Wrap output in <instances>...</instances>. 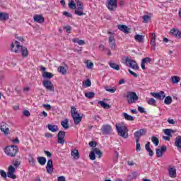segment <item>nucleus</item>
Listing matches in <instances>:
<instances>
[{
	"label": "nucleus",
	"instance_id": "obj_1",
	"mask_svg": "<svg viewBox=\"0 0 181 181\" xmlns=\"http://www.w3.org/2000/svg\"><path fill=\"white\" fill-rule=\"evenodd\" d=\"M11 50L13 53H16V54L21 53L22 57H28L29 56V51H28V48L21 45V42L19 41H14L11 45Z\"/></svg>",
	"mask_w": 181,
	"mask_h": 181
},
{
	"label": "nucleus",
	"instance_id": "obj_2",
	"mask_svg": "<svg viewBox=\"0 0 181 181\" xmlns=\"http://www.w3.org/2000/svg\"><path fill=\"white\" fill-rule=\"evenodd\" d=\"M115 127L118 135L122 136V138L127 139V138H128V128L125 125V123L122 122L116 124Z\"/></svg>",
	"mask_w": 181,
	"mask_h": 181
},
{
	"label": "nucleus",
	"instance_id": "obj_3",
	"mask_svg": "<svg viewBox=\"0 0 181 181\" xmlns=\"http://www.w3.org/2000/svg\"><path fill=\"white\" fill-rule=\"evenodd\" d=\"M4 152L8 156L13 158V156H16V153L19 152V149L18 148V146H9L6 147Z\"/></svg>",
	"mask_w": 181,
	"mask_h": 181
},
{
	"label": "nucleus",
	"instance_id": "obj_4",
	"mask_svg": "<svg viewBox=\"0 0 181 181\" xmlns=\"http://www.w3.org/2000/svg\"><path fill=\"white\" fill-rule=\"evenodd\" d=\"M71 114L72 115L74 122H75L76 125L81 122V119H83V117L80 116L79 114L77 113V109L75 107H71Z\"/></svg>",
	"mask_w": 181,
	"mask_h": 181
},
{
	"label": "nucleus",
	"instance_id": "obj_5",
	"mask_svg": "<svg viewBox=\"0 0 181 181\" xmlns=\"http://www.w3.org/2000/svg\"><path fill=\"white\" fill-rule=\"evenodd\" d=\"M123 63L125 64V66H127V67L133 69V70H139V66H138L136 61L134 59L127 57L125 59L124 62Z\"/></svg>",
	"mask_w": 181,
	"mask_h": 181
},
{
	"label": "nucleus",
	"instance_id": "obj_6",
	"mask_svg": "<svg viewBox=\"0 0 181 181\" xmlns=\"http://www.w3.org/2000/svg\"><path fill=\"white\" fill-rule=\"evenodd\" d=\"M126 98L128 104H135L139 100L138 95H136V93L135 92H128Z\"/></svg>",
	"mask_w": 181,
	"mask_h": 181
},
{
	"label": "nucleus",
	"instance_id": "obj_7",
	"mask_svg": "<svg viewBox=\"0 0 181 181\" xmlns=\"http://www.w3.org/2000/svg\"><path fill=\"white\" fill-rule=\"evenodd\" d=\"M75 2L77 5V8L75 10L76 15H78V16H83L84 15L83 4H81V2L79 0H75Z\"/></svg>",
	"mask_w": 181,
	"mask_h": 181
},
{
	"label": "nucleus",
	"instance_id": "obj_8",
	"mask_svg": "<svg viewBox=\"0 0 181 181\" xmlns=\"http://www.w3.org/2000/svg\"><path fill=\"white\" fill-rule=\"evenodd\" d=\"M42 86L47 90L48 91H51L54 93V86H53V83L49 80H45L42 81Z\"/></svg>",
	"mask_w": 181,
	"mask_h": 181
},
{
	"label": "nucleus",
	"instance_id": "obj_9",
	"mask_svg": "<svg viewBox=\"0 0 181 181\" xmlns=\"http://www.w3.org/2000/svg\"><path fill=\"white\" fill-rule=\"evenodd\" d=\"M16 169L14 168L13 165H10L8 168L7 176L10 179H16V175H15Z\"/></svg>",
	"mask_w": 181,
	"mask_h": 181
},
{
	"label": "nucleus",
	"instance_id": "obj_10",
	"mask_svg": "<svg viewBox=\"0 0 181 181\" xmlns=\"http://www.w3.org/2000/svg\"><path fill=\"white\" fill-rule=\"evenodd\" d=\"M151 95H152V97H154V98H157L158 100H165V98L166 97V94L163 92V91H160L158 93H153L151 92Z\"/></svg>",
	"mask_w": 181,
	"mask_h": 181
},
{
	"label": "nucleus",
	"instance_id": "obj_11",
	"mask_svg": "<svg viewBox=\"0 0 181 181\" xmlns=\"http://www.w3.org/2000/svg\"><path fill=\"white\" fill-rule=\"evenodd\" d=\"M117 0H107V8L110 11H114V9H117Z\"/></svg>",
	"mask_w": 181,
	"mask_h": 181
},
{
	"label": "nucleus",
	"instance_id": "obj_12",
	"mask_svg": "<svg viewBox=\"0 0 181 181\" xmlns=\"http://www.w3.org/2000/svg\"><path fill=\"white\" fill-rule=\"evenodd\" d=\"M168 175L171 179H175V177H176V167H175V165H170L168 167Z\"/></svg>",
	"mask_w": 181,
	"mask_h": 181
},
{
	"label": "nucleus",
	"instance_id": "obj_13",
	"mask_svg": "<svg viewBox=\"0 0 181 181\" xmlns=\"http://www.w3.org/2000/svg\"><path fill=\"white\" fill-rule=\"evenodd\" d=\"M166 149L167 148H166L165 146H163L160 148H156V153L157 155V158H162V156H163V153H165V152H166Z\"/></svg>",
	"mask_w": 181,
	"mask_h": 181
},
{
	"label": "nucleus",
	"instance_id": "obj_14",
	"mask_svg": "<svg viewBox=\"0 0 181 181\" xmlns=\"http://www.w3.org/2000/svg\"><path fill=\"white\" fill-rule=\"evenodd\" d=\"M66 136V132L60 131L58 133V144H61V145L64 144V137Z\"/></svg>",
	"mask_w": 181,
	"mask_h": 181
},
{
	"label": "nucleus",
	"instance_id": "obj_15",
	"mask_svg": "<svg viewBox=\"0 0 181 181\" xmlns=\"http://www.w3.org/2000/svg\"><path fill=\"white\" fill-rule=\"evenodd\" d=\"M145 134H146V130L145 129H141L134 133V136L139 141V138H141L142 135H145Z\"/></svg>",
	"mask_w": 181,
	"mask_h": 181
},
{
	"label": "nucleus",
	"instance_id": "obj_16",
	"mask_svg": "<svg viewBox=\"0 0 181 181\" xmlns=\"http://www.w3.org/2000/svg\"><path fill=\"white\" fill-rule=\"evenodd\" d=\"M151 62H152V59H151L149 57L144 58L142 59L141 64L142 70H145V69H146L145 67V64H149V63H151Z\"/></svg>",
	"mask_w": 181,
	"mask_h": 181
},
{
	"label": "nucleus",
	"instance_id": "obj_17",
	"mask_svg": "<svg viewBox=\"0 0 181 181\" xmlns=\"http://www.w3.org/2000/svg\"><path fill=\"white\" fill-rule=\"evenodd\" d=\"M102 132H104V134H110L111 131H112V127L110 126V124H105L101 128Z\"/></svg>",
	"mask_w": 181,
	"mask_h": 181
},
{
	"label": "nucleus",
	"instance_id": "obj_18",
	"mask_svg": "<svg viewBox=\"0 0 181 181\" xmlns=\"http://www.w3.org/2000/svg\"><path fill=\"white\" fill-rule=\"evenodd\" d=\"M151 50H155V47L156 46V35L155 33L151 34Z\"/></svg>",
	"mask_w": 181,
	"mask_h": 181
},
{
	"label": "nucleus",
	"instance_id": "obj_19",
	"mask_svg": "<svg viewBox=\"0 0 181 181\" xmlns=\"http://www.w3.org/2000/svg\"><path fill=\"white\" fill-rule=\"evenodd\" d=\"M174 146H175L178 151L181 149V136H178L175 138Z\"/></svg>",
	"mask_w": 181,
	"mask_h": 181
},
{
	"label": "nucleus",
	"instance_id": "obj_20",
	"mask_svg": "<svg viewBox=\"0 0 181 181\" xmlns=\"http://www.w3.org/2000/svg\"><path fill=\"white\" fill-rule=\"evenodd\" d=\"M109 45H110V47H111V49L112 50H115V49L116 47V45H115V38L112 35H110L109 37Z\"/></svg>",
	"mask_w": 181,
	"mask_h": 181
},
{
	"label": "nucleus",
	"instance_id": "obj_21",
	"mask_svg": "<svg viewBox=\"0 0 181 181\" xmlns=\"http://www.w3.org/2000/svg\"><path fill=\"white\" fill-rule=\"evenodd\" d=\"M0 129L1 132H4V134H5L6 135H7V134H9V128H8V124H6V123L1 124Z\"/></svg>",
	"mask_w": 181,
	"mask_h": 181
},
{
	"label": "nucleus",
	"instance_id": "obj_22",
	"mask_svg": "<svg viewBox=\"0 0 181 181\" xmlns=\"http://www.w3.org/2000/svg\"><path fill=\"white\" fill-rule=\"evenodd\" d=\"M35 22H37V23H43L45 22V18L40 15L34 16Z\"/></svg>",
	"mask_w": 181,
	"mask_h": 181
},
{
	"label": "nucleus",
	"instance_id": "obj_23",
	"mask_svg": "<svg viewBox=\"0 0 181 181\" xmlns=\"http://www.w3.org/2000/svg\"><path fill=\"white\" fill-rule=\"evenodd\" d=\"M145 149L148 153L149 156H153V151L151 149V143L147 142L145 145Z\"/></svg>",
	"mask_w": 181,
	"mask_h": 181
},
{
	"label": "nucleus",
	"instance_id": "obj_24",
	"mask_svg": "<svg viewBox=\"0 0 181 181\" xmlns=\"http://www.w3.org/2000/svg\"><path fill=\"white\" fill-rule=\"evenodd\" d=\"M170 34L174 35V36L181 38V31L177 29H172L170 30Z\"/></svg>",
	"mask_w": 181,
	"mask_h": 181
},
{
	"label": "nucleus",
	"instance_id": "obj_25",
	"mask_svg": "<svg viewBox=\"0 0 181 181\" xmlns=\"http://www.w3.org/2000/svg\"><path fill=\"white\" fill-rule=\"evenodd\" d=\"M117 28L119 30H121V32H124V33H129V30H128V27L127 25H119Z\"/></svg>",
	"mask_w": 181,
	"mask_h": 181
},
{
	"label": "nucleus",
	"instance_id": "obj_26",
	"mask_svg": "<svg viewBox=\"0 0 181 181\" xmlns=\"http://www.w3.org/2000/svg\"><path fill=\"white\" fill-rule=\"evenodd\" d=\"M47 128L49 131H51V132H57V131H59L57 125L48 124Z\"/></svg>",
	"mask_w": 181,
	"mask_h": 181
},
{
	"label": "nucleus",
	"instance_id": "obj_27",
	"mask_svg": "<svg viewBox=\"0 0 181 181\" xmlns=\"http://www.w3.org/2000/svg\"><path fill=\"white\" fill-rule=\"evenodd\" d=\"M79 155L80 154L77 148H74L71 150V156H73L74 159H78Z\"/></svg>",
	"mask_w": 181,
	"mask_h": 181
},
{
	"label": "nucleus",
	"instance_id": "obj_28",
	"mask_svg": "<svg viewBox=\"0 0 181 181\" xmlns=\"http://www.w3.org/2000/svg\"><path fill=\"white\" fill-rule=\"evenodd\" d=\"M134 40L136 42H138V43H144V36L136 34L134 35Z\"/></svg>",
	"mask_w": 181,
	"mask_h": 181
},
{
	"label": "nucleus",
	"instance_id": "obj_29",
	"mask_svg": "<svg viewBox=\"0 0 181 181\" xmlns=\"http://www.w3.org/2000/svg\"><path fill=\"white\" fill-rule=\"evenodd\" d=\"M9 19V14L8 13L0 12V21H7Z\"/></svg>",
	"mask_w": 181,
	"mask_h": 181
},
{
	"label": "nucleus",
	"instance_id": "obj_30",
	"mask_svg": "<svg viewBox=\"0 0 181 181\" xmlns=\"http://www.w3.org/2000/svg\"><path fill=\"white\" fill-rule=\"evenodd\" d=\"M87 69H88L89 70H91L93 69H94V64L90 62V60H86L84 62Z\"/></svg>",
	"mask_w": 181,
	"mask_h": 181
},
{
	"label": "nucleus",
	"instance_id": "obj_31",
	"mask_svg": "<svg viewBox=\"0 0 181 181\" xmlns=\"http://www.w3.org/2000/svg\"><path fill=\"white\" fill-rule=\"evenodd\" d=\"M37 160L38 163H40V165H41L42 166H44V165H46V158L45 157H38L37 158Z\"/></svg>",
	"mask_w": 181,
	"mask_h": 181
},
{
	"label": "nucleus",
	"instance_id": "obj_32",
	"mask_svg": "<svg viewBox=\"0 0 181 181\" xmlns=\"http://www.w3.org/2000/svg\"><path fill=\"white\" fill-rule=\"evenodd\" d=\"M43 78H52L53 77V74L47 71L42 72Z\"/></svg>",
	"mask_w": 181,
	"mask_h": 181
},
{
	"label": "nucleus",
	"instance_id": "obj_33",
	"mask_svg": "<svg viewBox=\"0 0 181 181\" xmlns=\"http://www.w3.org/2000/svg\"><path fill=\"white\" fill-rule=\"evenodd\" d=\"M147 104H148V105H152V107H156V100L153 98H149L147 100Z\"/></svg>",
	"mask_w": 181,
	"mask_h": 181
},
{
	"label": "nucleus",
	"instance_id": "obj_34",
	"mask_svg": "<svg viewBox=\"0 0 181 181\" xmlns=\"http://www.w3.org/2000/svg\"><path fill=\"white\" fill-rule=\"evenodd\" d=\"M61 125L62 127H63L64 129H69V119H65L64 121L61 122Z\"/></svg>",
	"mask_w": 181,
	"mask_h": 181
},
{
	"label": "nucleus",
	"instance_id": "obj_35",
	"mask_svg": "<svg viewBox=\"0 0 181 181\" xmlns=\"http://www.w3.org/2000/svg\"><path fill=\"white\" fill-rule=\"evenodd\" d=\"M72 42L74 43H78V45H79V46H83V45H86V42H84V40H78L77 38L72 39Z\"/></svg>",
	"mask_w": 181,
	"mask_h": 181
},
{
	"label": "nucleus",
	"instance_id": "obj_36",
	"mask_svg": "<svg viewBox=\"0 0 181 181\" xmlns=\"http://www.w3.org/2000/svg\"><path fill=\"white\" fill-rule=\"evenodd\" d=\"M122 115H123L124 118L125 119H127V121H134V117H132V116L128 115V113H127V112H123V113H122Z\"/></svg>",
	"mask_w": 181,
	"mask_h": 181
},
{
	"label": "nucleus",
	"instance_id": "obj_37",
	"mask_svg": "<svg viewBox=\"0 0 181 181\" xmlns=\"http://www.w3.org/2000/svg\"><path fill=\"white\" fill-rule=\"evenodd\" d=\"M109 66L114 70H117V71L120 70L119 65L117 64L116 63L110 62Z\"/></svg>",
	"mask_w": 181,
	"mask_h": 181
},
{
	"label": "nucleus",
	"instance_id": "obj_38",
	"mask_svg": "<svg viewBox=\"0 0 181 181\" xmlns=\"http://www.w3.org/2000/svg\"><path fill=\"white\" fill-rule=\"evenodd\" d=\"M171 81L173 83V84H177L179 81H180V77L177 76H174L171 77Z\"/></svg>",
	"mask_w": 181,
	"mask_h": 181
},
{
	"label": "nucleus",
	"instance_id": "obj_39",
	"mask_svg": "<svg viewBox=\"0 0 181 181\" xmlns=\"http://www.w3.org/2000/svg\"><path fill=\"white\" fill-rule=\"evenodd\" d=\"M151 142H153L155 146H158V145H159V139L155 136H153L151 137Z\"/></svg>",
	"mask_w": 181,
	"mask_h": 181
},
{
	"label": "nucleus",
	"instance_id": "obj_40",
	"mask_svg": "<svg viewBox=\"0 0 181 181\" xmlns=\"http://www.w3.org/2000/svg\"><path fill=\"white\" fill-rule=\"evenodd\" d=\"M164 103L165 104H166V105H170V104H172V97L170 96L165 97L164 100Z\"/></svg>",
	"mask_w": 181,
	"mask_h": 181
},
{
	"label": "nucleus",
	"instance_id": "obj_41",
	"mask_svg": "<svg viewBox=\"0 0 181 181\" xmlns=\"http://www.w3.org/2000/svg\"><path fill=\"white\" fill-rule=\"evenodd\" d=\"M105 90H106V91H107L108 93H115V91H117V88L115 87L110 88L108 86H105Z\"/></svg>",
	"mask_w": 181,
	"mask_h": 181
},
{
	"label": "nucleus",
	"instance_id": "obj_42",
	"mask_svg": "<svg viewBox=\"0 0 181 181\" xmlns=\"http://www.w3.org/2000/svg\"><path fill=\"white\" fill-rule=\"evenodd\" d=\"M57 70L61 74H66V73H67V69H66L64 66H59Z\"/></svg>",
	"mask_w": 181,
	"mask_h": 181
},
{
	"label": "nucleus",
	"instance_id": "obj_43",
	"mask_svg": "<svg viewBox=\"0 0 181 181\" xmlns=\"http://www.w3.org/2000/svg\"><path fill=\"white\" fill-rule=\"evenodd\" d=\"M68 6L70 9H76V3L73 0L69 1Z\"/></svg>",
	"mask_w": 181,
	"mask_h": 181
},
{
	"label": "nucleus",
	"instance_id": "obj_44",
	"mask_svg": "<svg viewBox=\"0 0 181 181\" xmlns=\"http://www.w3.org/2000/svg\"><path fill=\"white\" fill-rule=\"evenodd\" d=\"M136 152H141V143L138 139H136Z\"/></svg>",
	"mask_w": 181,
	"mask_h": 181
},
{
	"label": "nucleus",
	"instance_id": "obj_45",
	"mask_svg": "<svg viewBox=\"0 0 181 181\" xmlns=\"http://www.w3.org/2000/svg\"><path fill=\"white\" fill-rule=\"evenodd\" d=\"M163 132L165 135H167L168 136H172V132H173V130L170 129H165L163 130Z\"/></svg>",
	"mask_w": 181,
	"mask_h": 181
},
{
	"label": "nucleus",
	"instance_id": "obj_46",
	"mask_svg": "<svg viewBox=\"0 0 181 181\" xmlns=\"http://www.w3.org/2000/svg\"><path fill=\"white\" fill-rule=\"evenodd\" d=\"M89 158H90V160H95V148L93 149V151H90V153L89 154Z\"/></svg>",
	"mask_w": 181,
	"mask_h": 181
},
{
	"label": "nucleus",
	"instance_id": "obj_47",
	"mask_svg": "<svg viewBox=\"0 0 181 181\" xmlns=\"http://www.w3.org/2000/svg\"><path fill=\"white\" fill-rule=\"evenodd\" d=\"M98 104H100V105H101V107H103V108H109V107H110V105H108L107 103H106L104 101L99 100Z\"/></svg>",
	"mask_w": 181,
	"mask_h": 181
},
{
	"label": "nucleus",
	"instance_id": "obj_48",
	"mask_svg": "<svg viewBox=\"0 0 181 181\" xmlns=\"http://www.w3.org/2000/svg\"><path fill=\"white\" fill-rule=\"evenodd\" d=\"M94 95H95L94 92H88L85 93V97H86V98H93Z\"/></svg>",
	"mask_w": 181,
	"mask_h": 181
},
{
	"label": "nucleus",
	"instance_id": "obj_49",
	"mask_svg": "<svg viewBox=\"0 0 181 181\" xmlns=\"http://www.w3.org/2000/svg\"><path fill=\"white\" fill-rule=\"evenodd\" d=\"M95 155H97L99 158V159L101 158V156H103V152H101V151H100L98 148H95Z\"/></svg>",
	"mask_w": 181,
	"mask_h": 181
},
{
	"label": "nucleus",
	"instance_id": "obj_50",
	"mask_svg": "<svg viewBox=\"0 0 181 181\" xmlns=\"http://www.w3.org/2000/svg\"><path fill=\"white\" fill-rule=\"evenodd\" d=\"M143 19H144V23H148V22H149L151 21V16H148V15H145L143 16Z\"/></svg>",
	"mask_w": 181,
	"mask_h": 181
},
{
	"label": "nucleus",
	"instance_id": "obj_51",
	"mask_svg": "<svg viewBox=\"0 0 181 181\" xmlns=\"http://www.w3.org/2000/svg\"><path fill=\"white\" fill-rule=\"evenodd\" d=\"M83 86L85 87H90L91 86V81H90V79H87L84 83H83Z\"/></svg>",
	"mask_w": 181,
	"mask_h": 181
},
{
	"label": "nucleus",
	"instance_id": "obj_52",
	"mask_svg": "<svg viewBox=\"0 0 181 181\" xmlns=\"http://www.w3.org/2000/svg\"><path fill=\"white\" fill-rule=\"evenodd\" d=\"M0 175L1 176V177H3V179H6V172H5L4 170H0Z\"/></svg>",
	"mask_w": 181,
	"mask_h": 181
},
{
	"label": "nucleus",
	"instance_id": "obj_53",
	"mask_svg": "<svg viewBox=\"0 0 181 181\" xmlns=\"http://www.w3.org/2000/svg\"><path fill=\"white\" fill-rule=\"evenodd\" d=\"M13 166H15V168H18V166L21 165V162L19 161V160H15L13 162Z\"/></svg>",
	"mask_w": 181,
	"mask_h": 181
},
{
	"label": "nucleus",
	"instance_id": "obj_54",
	"mask_svg": "<svg viewBox=\"0 0 181 181\" xmlns=\"http://www.w3.org/2000/svg\"><path fill=\"white\" fill-rule=\"evenodd\" d=\"M42 107L45 108V110H47L48 111L52 110V106L49 104H43Z\"/></svg>",
	"mask_w": 181,
	"mask_h": 181
},
{
	"label": "nucleus",
	"instance_id": "obj_55",
	"mask_svg": "<svg viewBox=\"0 0 181 181\" xmlns=\"http://www.w3.org/2000/svg\"><path fill=\"white\" fill-rule=\"evenodd\" d=\"M47 167H53V160L52 159L48 160Z\"/></svg>",
	"mask_w": 181,
	"mask_h": 181
},
{
	"label": "nucleus",
	"instance_id": "obj_56",
	"mask_svg": "<svg viewBox=\"0 0 181 181\" xmlns=\"http://www.w3.org/2000/svg\"><path fill=\"white\" fill-rule=\"evenodd\" d=\"M47 173H53V167H46Z\"/></svg>",
	"mask_w": 181,
	"mask_h": 181
},
{
	"label": "nucleus",
	"instance_id": "obj_57",
	"mask_svg": "<svg viewBox=\"0 0 181 181\" xmlns=\"http://www.w3.org/2000/svg\"><path fill=\"white\" fill-rule=\"evenodd\" d=\"M29 163H30L31 166H35V158L33 157L29 159Z\"/></svg>",
	"mask_w": 181,
	"mask_h": 181
},
{
	"label": "nucleus",
	"instance_id": "obj_58",
	"mask_svg": "<svg viewBox=\"0 0 181 181\" xmlns=\"http://www.w3.org/2000/svg\"><path fill=\"white\" fill-rule=\"evenodd\" d=\"M89 146L91 147V148H95L97 146V143H95V141H90L89 143Z\"/></svg>",
	"mask_w": 181,
	"mask_h": 181
},
{
	"label": "nucleus",
	"instance_id": "obj_59",
	"mask_svg": "<svg viewBox=\"0 0 181 181\" xmlns=\"http://www.w3.org/2000/svg\"><path fill=\"white\" fill-rule=\"evenodd\" d=\"M128 71H129V73H130V74L132 76H133V77H135V78L138 77V74H136V73L131 71V69H128Z\"/></svg>",
	"mask_w": 181,
	"mask_h": 181
},
{
	"label": "nucleus",
	"instance_id": "obj_60",
	"mask_svg": "<svg viewBox=\"0 0 181 181\" xmlns=\"http://www.w3.org/2000/svg\"><path fill=\"white\" fill-rule=\"evenodd\" d=\"M57 181H66V177L62 175L57 177Z\"/></svg>",
	"mask_w": 181,
	"mask_h": 181
},
{
	"label": "nucleus",
	"instance_id": "obj_61",
	"mask_svg": "<svg viewBox=\"0 0 181 181\" xmlns=\"http://www.w3.org/2000/svg\"><path fill=\"white\" fill-rule=\"evenodd\" d=\"M168 122L172 125H175V124H176V122L173 119H168Z\"/></svg>",
	"mask_w": 181,
	"mask_h": 181
},
{
	"label": "nucleus",
	"instance_id": "obj_62",
	"mask_svg": "<svg viewBox=\"0 0 181 181\" xmlns=\"http://www.w3.org/2000/svg\"><path fill=\"white\" fill-rule=\"evenodd\" d=\"M63 15H64V16H66L67 18H71V13L67 12V11H64L63 13Z\"/></svg>",
	"mask_w": 181,
	"mask_h": 181
},
{
	"label": "nucleus",
	"instance_id": "obj_63",
	"mask_svg": "<svg viewBox=\"0 0 181 181\" xmlns=\"http://www.w3.org/2000/svg\"><path fill=\"white\" fill-rule=\"evenodd\" d=\"M138 111H139V112L144 113V112H145V109L141 106H139Z\"/></svg>",
	"mask_w": 181,
	"mask_h": 181
},
{
	"label": "nucleus",
	"instance_id": "obj_64",
	"mask_svg": "<svg viewBox=\"0 0 181 181\" xmlns=\"http://www.w3.org/2000/svg\"><path fill=\"white\" fill-rule=\"evenodd\" d=\"M127 165L129 166H134V165H135V163L133 160H128L127 161Z\"/></svg>",
	"mask_w": 181,
	"mask_h": 181
}]
</instances>
